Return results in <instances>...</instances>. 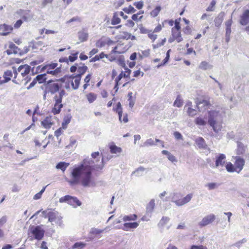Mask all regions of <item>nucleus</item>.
<instances>
[{
  "mask_svg": "<svg viewBox=\"0 0 249 249\" xmlns=\"http://www.w3.org/2000/svg\"><path fill=\"white\" fill-rule=\"evenodd\" d=\"M63 130L61 128H59L57 129L54 132V135L57 138L59 137V136L62 133Z\"/></svg>",
  "mask_w": 249,
  "mask_h": 249,
  "instance_id": "obj_64",
  "label": "nucleus"
},
{
  "mask_svg": "<svg viewBox=\"0 0 249 249\" xmlns=\"http://www.w3.org/2000/svg\"><path fill=\"white\" fill-rule=\"evenodd\" d=\"M155 141L151 138L147 139L142 145V146H149L155 145Z\"/></svg>",
  "mask_w": 249,
  "mask_h": 249,
  "instance_id": "obj_44",
  "label": "nucleus"
},
{
  "mask_svg": "<svg viewBox=\"0 0 249 249\" xmlns=\"http://www.w3.org/2000/svg\"><path fill=\"white\" fill-rule=\"evenodd\" d=\"M145 170V168L143 167H140L136 169L134 172H132L131 176L135 174L137 177H140L142 176V173Z\"/></svg>",
  "mask_w": 249,
  "mask_h": 249,
  "instance_id": "obj_31",
  "label": "nucleus"
},
{
  "mask_svg": "<svg viewBox=\"0 0 249 249\" xmlns=\"http://www.w3.org/2000/svg\"><path fill=\"white\" fill-rule=\"evenodd\" d=\"M216 4L215 0H213L210 3L209 6L207 7L206 10L207 11H213V7Z\"/></svg>",
  "mask_w": 249,
  "mask_h": 249,
  "instance_id": "obj_53",
  "label": "nucleus"
},
{
  "mask_svg": "<svg viewBox=\"0 0 249 249\" xmlns=\"http://www.w3.org/2000/svg\"><path fill=\"white\" fill-rule=\"evenodd\" d=\"M65 93H66V92L64 89L61 90L60 91V92H59V95H57V99L60 100L62 101V98H63L64 95H65Z\"/></svg>",
  "mask_w": 249,
  "mask_h": 249,
  "instance_id": "obj_56",
  "label": "nucleus"
},
{
  "mask_svg": "<svg viewBox=\"0 0 249 249\" xmlns=\"http://www.w3.org/2000/svg\"><path fill=\"white\" fill-rule=\"evenodd\" d=\"M183 105V100L179 95H178L176 100L174 103V106L178 107H181Z\"/></svg>",
  "mask_w": 249,
  "mask_h": 249,
  "instance_id": "obj_36",
  "label": "nucleus"
},
{
  "mask_svg": "<svg viewBox=\"0 0 249 249\" xmlns=\"http://www.w3.org/2000/svg\"><path fill=\"white\" fill-rule=\"evenodd\" d=\"M104 231V230H100L93 228L91 229L90 233L93 234L97 235L103 232Z\"/></svg>",
  "mask_w": 249,
  "mask_h": 249,
  "instance_id": "obj_50",
  "label": "nucleus"
},
{
  "mask_svg": "<svg viewBox=\"0 0 249 249\" xmlns=\"http://www.w3.org/2000/svg\"><path fill=\"white\" fill-rule=\"evenodd\" d=\"M170 218L167 216H163L160 222V224L162 226L166 224L169 221Z\"/></svg>",
  "mask_w": 249,
  "mask_h": 249,
  "instance_id": "obj_52",
  "label": "nucleus"
},
{
  "mask_svg": "<svg viewBox=\"0 0 249 249\" xmlns=\"http://www.w3.org/2000/svg\"><path fill=\"white\" fill-rule=\"evenodd\" d=\"M196 143L199 148L205 149L207 147L204 139L202 137H198L195 141Z\"/></svg>",
  "mask_w": 249,
  "mask_h": 249,
  "instance_id": "obj_20",
  "label": "nucleus"
},
{
  "mask_svg": "<svg viewBox=\"0 0 249 249\" xmlns=\"http://www.w3.org/2000/svg\"><path fill=\"white\" fill-rule=\"evenodd\" d=\"M226 156L224 154H219L215 157V164L214 167L224 166L226 162Z\"/></svg>",
  "mask_w": 249,
  "mask_h": 249,
  "instance_id": "obj_11",
  "label": "nucleus"
},
{
  "mask_svg": "<svg viewBox=\"0 0 249 249\" xmlns=\"http://www.w3.org/2000/svg\"><path fill=\"white\" fill-rule=\"evenodd\" d=\"M120 22L121 19L117 16L116 13H114L111 19V24L115 25L120 23Z\"/></svg>",
  "mask_w": 249,
  "mask_h": 249,
  "instance_id": "obj_38",
  "label": "nucleus"
},
{
  "mask_svg": "<svg viewBox=\"0 0 249 249\" xmlns=\"http://www.w3.org/2000/svg\"><path fill=\"white\" fill-rule=\"evenodd\" d=\"M105 156H102V161L100 164H94V161L91 159H85L83 163L75 167L71 171V179L67 180L71 185L81 183L84 187L90 186L92 183V172L93 170H99L104 167Z\"/></svg>",
  "mask_w": 249,
  "mask_h": 249,
  "instance_id": "obj_1",
  "label": "nucleus"
},
{
  "mask_svg": "<svg viewBox=\"0 0 249 249\" xmlns=\"http://www.w3.org/2000/svg\"><path fill=\"white\" fill-rule=\"evenodd\" d=\"M216 186V183H209L207 185V186L208 187L209 190H210L214 189Z\"/></svg>",
  "mask_w": 249,
  "mask_h": 249,
  "instance_id": "obj_63",
  "label": "nucleus"
},
{
  "mask_svg": "<svg viewBox=\"0 0 249 249\" xmlns=\"http://www.w3.org/2000/svg\"><path fill=\"white\" fill-rule=\"evenodd\" d=\"M226 169L229 172H236V168L234 165L230 162L227 163L226 165Z\"/></svg>",
  "mask_w": 249,
  "mask_h": 249,
  "instance_id": "obj_37",
  "label": "nucleus"
},
{
  "mask_svg": "<svg viewBox=\"0 0 249 249\" xmlns=\"http://www.w3.org/2000/svg\"><path fill=\"white\" fill-rule=\"evenodd\" d=\"M199 68L201 69H202V70H206L209 68H211V67H210V65H209V64L206 62V61H202L199 66Z\"/></svg>",
  "mask_w": 249,
  "mask_h": 249,
  "instance_id": "obj_47",
  "label": "nucleus"
},
{
  "mask_svg": "<svg viewBox=\"0 0 249 249\" xmlns=\"http://www.w3.org/2000/svg\"><path fill=\"white\" fill-rule=\"evenodd\" d=\"M240 22L242 25H246L249 22V10L244 11L241 17Z\"/></svg>",
  "mask_w": 249,
  "mask_h": 249,
  "instance_id": "obj_14",
  "label": "nucleus"
},
{
  "mask_svg": "<svg viewBox=\"0 0 249 249\" xmlns=\"http://www.w3.org/2000/svg\"><path fill=\"white\" fill-rule=\"evenodd\" d=\"M87 97L89 102L92 103L96 100L97 96L95 94L90 92L87 95Z\"/></svg>",
  "mask_w": 249,
  "mask_h": 249,
  "instance_id": "obj_39",
  "label": "nucleus"
},
{
  "mask_svg": "<svg viewBox=\"0 0 249 249\" xmlns=\"http://www.w3.org/2000/svg\"><path fill=\"white\" fill-rule=\"evenodd\" d=\"M234 159L235 160L234 162V166L236 169V172L239 173L245 165V160L239 156H235L234 157Z\"/></svg>",
  "mask_w": 249,
  "mask_h": 249,
  "instance_id": "obj_9",
  "label": "nucleus"
},
{
  "mask_svg": "<svg viewBox=\"0 0 249 249\" xmlns=\"http://www.w3.org/2000/svg\"><path fill=\"white\" fill-rule=\"evenodd\" d=\"M106 45V40L100 39L96 43L97 47L102 48Z\"/></svg>",
  "mask_w": 249,
  "mask_h": 249,
  "instance_id": "obj_49",
  "label": "nucleus"
},
{
  "mask_svg": "<svg viewBox=\"0 0 249 249\" xmlns=\"http://www.w3.org/2000/svg\"><path fill=\"white\" fill-rule=\"evenodd\" d=\"M61 71V65L59 66V67L56 68L55 70H50L47 69L46 73L50 74L54 76H56L57 74H58L59 73H60Z\"/></svg>",
  "mask_w": 249,
  "mask_h": 249,
  "instance_id": "obj_26",
  "label": "nucleus"
},
{
  "mask_svg": "<svg viewBox=\"0 0 249 249\" xmlns=\"http://www.w3.org/2000/svg\"><path fill=\"white\" fill-rule=\"evenodd\" d=\"M53 99L55 101V103L54 104L53 107L52 108V112L53 113L54 115H56L59 114L60 112L63 105L62 104V101L57 99V95H55L54 96Z\"/></svg>",
  "mask_w": 249,
  "mask_h": 249,
  "instance_id": "obj_10",
  "label": "nucleus"
},
{
  "mask_svg": "<svg viewBox=\"0 0 249 249\" xmlns=\"http://www.w3.org/2000/svg\"><path fill=\"white\" fill-rule=\"evenodd\" d=\"M247 240L245 238L242 239L241 240L235 243L234 245L238 248H240L241 245L246 242Z\"/></svg>",
  "mask_w": 249,
  "mask_h": 249,
  "instance_id": "obj_60",
  "label": "nucleus"
},
{
  "mask_svg": "<svg viewBox=\"0 0 249 249\" xmlns=\"http://www.w3.org/2000/svg\"><path fill=\"white\" fill-rule=\"evenodd\" d=\"M215 219V216L213 214H210L205 216L202 220L198 223L200 227H205L212 223Z\"/></svg>",
  "mask_w": 249,
  "mask_h": 249,
  "instance_id": "obj_7",
  "label": "nucleus"
},
{
  "mask_svg": "<svg viewBox=\"0 0 249 249\" xmlns=\"http://www.w3.org/2000/svg\"><path fill=\"white\" fill-rule=\"evenodd\" d=\"M171 51V50H168L167 52H166V57L163 60V63H160L157 66V68H160V67L163 66L165 65L169 61V58H170V52Z\"/></svg>",
  "mask_w": 249,
  "mask_h": 249,
  "instance_id": "obj_30",
  "label": "nucleus"
},
{
  "mask_svg": "<svg viewBox=\"0 0 249 249\" xmlns=\"http://www.w3.org/2000/svg\"><path fill=\"white\" fill-rule=\"evenodd\" d=\"M237 149L236 150V154L241 155L246 154L247 149V146L244 145L240 142H237Z\"/></svg>",
  "mask_w": 249,
  "mask_h": 249,
  "instance_id": "obj_13",
  "label": "nucleus"
},
{
  "mask_svg": "<svg viewBox=\"0 0 249 249\" xmlns=\"http://www.w3.org/2000/svg\"><path fill=\"white\" fill-rule=\"evenodd\" d=\"M187 113L190 116L193 117L196 114V110L191 107H189L187 110Z\"/></svg>",
  "mask_w": 249,
  "mask_h": 249,
  "instance_id": "obj_54",
  "label": "nucleus"
},
{
  "mask_svg": "<svg viewBox=\"0 0 249 249\" xmlns=\"http://www.w3.org/2000/svg\"><path fill=\"white\" fill-rule=\"evenodd\" d=\"M123 11L127 14L134 13L136 10L131 5H129L128 7L124 8Z\"/></svg>",
  "mask_w": 249,
  "mask_h": 249,
  "instance_id": "obj_45",
  "label": "nucleus"
},
{
  "mask_svg": "<svg viewBox=\"0 0 249 249\" xmlns=\"http://www.w3.org/2000/svg\"><path fill=\"white\" fill-rule=\"evenodd\" d=\"M155 207V200L151 199L146 206V213H152Z\"/></svg>",
  "mask_w": 249,
  "mask_h": 249,
  "instance_id": "obj_27",
  "label": "nucleus"
},
{
  "mask_svg": "<svg viewBox=\"0 0 249 249\" xmlns=\"http://www.w3.org/2000/svg\"><path fill=\"white\" fill-rule=\"evenodd\" d=\"M137 218V215L135 214H130L128 215H124L123 220L124 221H134L136 220Z\"/></svg>",
  "mask_w": 249,
  "mask_h": 249,
  "instance_id": "obj_32",
  "label": "nucleus"
},
{
  "mask_svg": "<svg viewBox=\"0 0 249 249\" xmlns=\"http://www.w3.org/2000/svg\"><path fill=\"white\" fill-rule=\"evenodd\" d=\"M110 152L111 153H120L122 151V149L120 147H118L115 145H111L110 147Z\"/></svg>",
  "mask_w": 249,
  "mask_h": 249,
  "instance_id": "obj_43",
  "label": "nucleus"
},
{
  "mask_svg": "<svg viewBox=\"0 0 249 249\" xmlns=\"http://www.w3.org/2000/svg\"><path fill=\"white\" fill-rule=\"evenodd\" d=\"M160 10L161 7L160 6H158L151 12L150 15L155 18L158 15Z\"/></svg>",
  "mask_w": 249,
  "mask_h": 249,
  "instance_id": "obj_41",
  "label": "nucleus"
},
{
  "mask_svg": "<svg viewBox=\"0 0 249 249\" xmlns=\"http://www.w3.org/2000/svg\"><path fill=\"white\" fill-rule=\"evenodd\" d=\"M113 110L116 111V112L118 113V116H119V121L122 122V108L121 106V104L120 102H118L117 105L115 108H113Z\"/></svg>",
  "mask_w": 249,
  "mask_h": 249,
  "instance_id": "obj_23",
  "label": "nucleus"
},
{
  "mask_svg": "<svg viewBox=\"0 0 249 249\" xmlns=\"http://www.w3.org/2000/svg\"><path fill=\"white\" fill-rule=\"evenodd\" d=\"M78 54V52H76L75 53L72 54V55H70L69 58H68V60H69L71 62H73L77 59V55Z\"/></svg>",
  "mask_w": 249,
  "mask_h": 249,
  "instance_id": "obj_51",
  "label": "nucleus"
},
{
  "mask_svg": "<svg viewBox=\"0 0 249 249\" xmlns=\"http://www.w3.org/2000/svg\"><path fill=\"white\" fill-rule=\"evenodd\" d=\"M193 196V195L192 194H189L183 198L178 200H175L174 197H173L172 201L175 203L177 206H181L190 202Z\"/></svg>",
  "mask_w": 249,
  "mask_h": 249,
  "instance_id": "obj_8",
  "label": "nucleus"
},
{
  "mask_svg": "<svg viewBox=\"0 0 249 249\" xmlns=\"http://www.w3.org/2000/svg\"><path fill=\"white\" fill-rule=\"evenodd\" d=\"M46 76V73L39 74L36 77V81L38 82L39 84H41L44 82L45 83V81L47 79Z\"/></svg>",
  "mask_w": 249,
  "mask_h": 249,
  "instance_id": "obj_28",
  "label": "nucleus"
},
{
  "mask_svg": "<svg viewBox=\"0 0 249 249\" xmlns=\"http://www.w3.org/2000/svg\"><path fill=\"white\" fill-rule=\"evenodd\" d=\"M33 16V15L30 14V11H27L23 16L22 18L25 21H28L31 19Z\"/></svg>",
  "mask_w": 249,
  "mask_h": 249,
  "instance_id": "obj_42",
  "label": "nucleus"
},
{
  "mask_svg": "<svg viewBox=\"0 0 249 249\" xmlns=\"http://www.w3.org/2000/svg\"><path fill=\"white\" fill-rule=\"evenodd\" d=\"M13 75V72L10 70H7L4 72L3 77L5 79V82H8L11 80V77Z\"/></svg>",
  "mask_w": 249,
  "mask_h": 249,
  "instance_id": "obj_33",
  "label": "nucleus"
},
{
  "mask_svg": "<svg viewBox=\"0 0 249 249\" xmlns=\"http://www.w3.org/2000/svg\"><path fill=\"white\" fill-rule=\"evenodd\" d=\"M85 245L86 244L83 243L76 242L72 246V249H82L85 246Z\"/></svg>",
  "mask_w": 249,
  "mask_h": 249,
  "instance_id": "obj_48",
  "label": "nucleus"
},
{
  "mask_svg": "<svg viewBox=\"0 0 249 249\" xmlns=\"http://www.w3.org/2000/svg\"><path fill=\"white\" fill-rule=\"evenodd\" d=\"M70 165L69 162H66L64 161L59 162L55 166L56 169L60 170L63 173H64L66 169Z\"/></svg>",
  "mask_w": 249,
  "mask_h": 249,
  "instance_id": "obj_18",
  "label": "nucleus"
},
{
  "mask_svg": "<svg viewBox=\"0 0 249 249\" xmlns=\"http://www.w3.org/2000/svg\"><path fill=\"white\" fill-rule=\"evenodd\" d=\"M138 226L139 223L137 222H126L124 224L122 229L124 231H128L132 229H136Z\"/></svg>",
  "mask_w": 249,
  "mask_h": 249,
  "instance_id": "obj_16",
  "label": "nucleus"
},
{
  "mask_svg": "<svg viewBox=\"0 0 249 249\" xmlns=\"http://www.w3.org/2000/svg\"><path fill=\"white\" fill-rule=\"evenodd\" d=\"M80 65H81L82 66H80L79 67H78L77 70L78 73L77 74H76L75 77H81L88 70V67L85 66L83 63H80Z\"/></svg>",
  "mask_w": 249,
  "mask_h": 249,
  "instance_id": "obj_17",
  "label": "nucleus"
},
{
  "mask_svg": "<svg viewBox=\"0 0 249 249\" xmlns=\"http://www.w3.org/2000/svg\"><path fill=\"white\" fill-rule=\"evenodd\" d=\"M13 27L6 24L0 25V36H5L8 35L13 30Z\"/></svg>",
  "mask_w": 249,
  "mask_h": 249,
  "instance_id": "obj_12",
  "label": "nucleus"
},
{
  "mask_svg": "<svg viewBox=\"0 0 249 249\" xmlns=\"http://www.w3.org/2000/svg\"><path fill=\"white\" fill-rule=\"evenodd\" d=\"M81 79L80 77H76L74 80L75 84L72 81L71 82V85L73 89H77L79 88Z\"/></svg>",
  "mask_w": 249,
  "mask_h": 249,
  "instance_id": "obj_29",
  "label": "nucleus"
},
{
  "mask_svg": "<svg viewBox=\"0 0 249 249\" xmlns=\"http://www.w3.org/2000/svg\"><path fill=\"white\" fill-rule=\"evenodd\" d=\"M125 71H122L121 73L119 74V75L116 78V79L117 80V81H120L121 79L124 77H129V75L131 72V70L128 69V68H126L125 69H124Z\"/></svg>",
  "mask_w": 249,
  "mask_h": 249,
  "instance_id": "obj_19",
  "label": "nucleus"
},
{
  "mask_svg": "<svg viewBox=\"0 0 249 249\" xmlns=\"http://www.w3.org/2000/svg\"><path fill=\"white\" fill-rule=\"evenodd\" d=\"M60 88V85L56 83H54L52 80H49L45 82L43 86L41 87V89H45L47 92L52 94H53L59 91Z\"/></svg>",
  "mask_w": 249,
  "mask_h": 249,
  "instance_id": "obj_4",
  "label": "nucleus"
},
{
  "mask_svg": "<svg viewBox=\"0 0 249 249\" xmlns=\"http://www.w3.org/2000/svg\"><path fill=\"white\" fill-rule=\"evenodd\" d=\"M174 137L177 140H182L183 137L180 133L178 131H176L174 133Z\"/></svg>",
  "mask_w": 249,
  "mask_h": 249,
  "instance_id": "obj_59",
  "label": "nucleus"
},
{
  "mask_svg": "<svg viewBox=\"0 0 249 249\" xmlns=\"http://www.w3.org/2000/svg\"><path fill=\"white\" fill-rule=\"evenodd\" d=\"M42 125L45 128H50L53 124L51 117H46L44 120L41 122Z\"/></svg>",
  "mask_w": 249,
  "mask_h": 249,
  "instance_id": "obj_21",
  "label": "nucleus"
},
{
  "mask_svg": "<svg viewBox=\"0 0 249 249\" xmlns=\"http://www.w3.org/2000/svg\"><path fill=\"white\" fill-rule=\"evenodd\" d=\"M48 221L50 222H54L57 225L61 226L63 221L62 217L58 215V213L53 212L48 213Z\"/></svg>",
  "mask_w": 249,
  "mask_h": 249,
  "instance_id": "obj_6",
  "label": "nucleus"
},
{
  "mask_svg": "<svg viewBox=\"0 0 249 249\" xmlns=\"http://www.w3.org/2000/svg\"><path fill=\"white\" fill-rule=\"evenodd\" d=\"M79 39L81 42H84L87 40L88 37V34L84 31H80L78 33Z\"/></svg>",
  "mask_w": 249,
  "mask_h": 249,
  "instance_id": "obj_25",
  "label": "nucleus"
},
{
  "mask_svg": "<svg viewBox=\"0 0 249 249\" xmlns=\"http://www.w3.org/2000/svg\"><path fill=\"white\" fill-rule=\"evenodd\" d=\"M28 231L33 235V237L31 238V240L34 238L38 241L42 239L45 232V230L42 228V225L30 226ZM28 234H29V232H28Z\"/></svg>",
  "mask_w": 249,
  "mask_h": 249,
  "instance_id": "obj_3",
  "label": "nucleus"
},
{
  "mask_svg": "<svg viewBox=\"0 0 249 249\" xmlns=\"http://www.w3.org/2000/svg\"><path fill=\"white\" fill-rule=\"evenodd\" d=\"M119 35V39H130L131 37V34L127 32H120Z\"/></svg>",
  "mask_w": 249,
  "mask_h": 249,
  "instance_id": "obj_34",
  "label": "nucleus"
},
{
  "mask_svg": "<svg viewBox=\"0 0 249 249\" xmlns=\"http://www.w3.org/2000/svg\"><path fill=\"white\" fill-rule=\"evenodd\" d=\"M225 14L224 12H220L217 17L214 19V24L215 26L219 27L224 19Z\"/></svg>",
  "mask_w": 249,
  "mask_h": 249,
  "instance_id": "obj_22",
  "label": "nucleus"
},
{
  "mask_svg": "<svg viewBox=\"0 0 249 249\" xmlns=\"http://www.w3.org/2000/svg\"><path fill=\"white\" fill-rule=\"evenodd\" d=\"M9 48L13 50V53L17 54L18 53V51L20 50V49L18 48L15 44L12 42H11L9 44Z\"/></svg>",
  "mask_w": 249,
  "mask_h": 249,
  "instance_id": "obj_46",
  "label": "nucleus"
},
{
  "mask_svg": "<svg viewBox=\"0 0 249 249\" xmlns=\"http://www.w3.org/2000/svg\"><path fill=\"white\" fill-rule=\"evenodd\" d=\"M134 5L138 9H141L143 5L142 1L135 2L134 3Z\"/></svg>",
  "mask_w": 249,
  "mask_h": 249,
  "instance_id": "obj_58",
  "label": "nucleus"
},
{
  "mask_svg": "<svg viewBox=\"0 0 249 249\" xmlns=\"http://www.w3.org/2000/svg\"><path fill=\"white\" fill-rule=\"evenodd\" d=\"M71 118V115L70 114H68L64 117L62 123V126L64 129L67 128V126L70 123Z\"/></svg>",
  "mask_w": 249,
  "mask_h": 249,
  "instance_id": "obj_24",
  "label": "nucleus"
},
{
  "mask_svg": "<svg viewBox=\"0 0 249 249\" xmlns=\"http://www.w3.org/2000/svg\"><path fill=\"white\" fill-rule=\"evenodd\" d=\"M147 34L148 37L152 40L153 41H155L157 38V36L153 34V32L152 33L151 30H150Z\"/></svg>",
  "mask_w": 249,
  "mask_h": 249,
  "instance_id": "obj_55",
  "label": "nucleus"
},
{
  "mask_svg": "<svg viewBox=\"0 0 249 249\" xmlns=\"http://www.w3.org/2000/svg\"><path fill=\"white\" fill-rule=\"evenodd\" d=\"M59 202L61 203L66 202L68 204L73 206L74 207L80 206L82 204L81 202L77 197L72 196L70 195H66L63 197H61L59 199Z\"/></svg>",
  "mask_w": 249,
  "mask_h": 249,
  "instance_id": "obj_5",
  "label": "nucleus"
},
{
  "mask_svg": "<svg viewBox=\"0 0 249 249\" xmlns=\"http://www.w3.org/2000/svg\"><path fill=\"white\" fill-rule=\"evenodd\" d=\"M210 105V104L209 102L205 100H203L202 101H199L197 103V108L199 111H201L207 109Z\"/></svg>",
  "mask_w": 249,
  "mask_h": 249,
  "instance_id": "obj_15",
  "label": "nucleus"
},
{
  "mask_svg": "<svg viewBox=\"0 0 249 249\" xmlns=\"http://www.w3.org/2000/svg\"><path fill=\"white\" fill-rule=\"evenodd\" d=\"M208 123L212 127L213 131L216 133L214 137L217 139H220L221 136H219L218 133L222 127V116L221 114L215 110L210 111L209 112Z\"/></svg>",
  "mask_w": 249,
  "mask_h": 249,
  "instance_id": "obj_2",
  "label": "nucleus"
},
{
  "mask_svg": "<svg viewBox=\"0 0 249 249\" xmlns=\"http://www.w3.org/2000/svg\"><path fill=\"white\" fill-rule=\"evenodd\" d=\"M172 36L173 38H174V39L176 40L178 42H180L183 40L180 33H175L173 31V29H172Z\"/></svg>",
  "mask_w": 249,
  "mask_h": 249,
  "instance_id": "obj_35",
  "label": "nucleus"
},
{
  "mask_svg": "<svg viewBox=\"0 0 249 249\" xmlns=\"http://www.w3.org/2000/svg\"><path fill=\"white\" fill-rule=\"evenodd\" d=\"M139 29L141 34H148L150 31L149 30L143 27L142 25H140Z\"/></svg>",
  "mask_w": 249,
  "mask_h": 249,
  "instance_id": "obj_57",
  "label": "nucleus"
},
{
  "mask_svg": "<svg viewBox=\"0 0 249 249\" xmlns=\"http://www.w3.org/2000/svg\"><path fill=\"white\" fill-rule=\"evenodd\" d=\"M7 221V217L6 216H2L0 219V227H2Z\"/></svg>",
  "mask_w": 249,
  "mask_h": 249,
  "instance_id": "obj_62",
  "label": "nucleus"
},
{
  "mask_svg": "<svg viewBox=\"0 0 249 249\" xmlns=\"http://www.w3.org/2000/svg\"><path fill=\"white\" fill-rule=\"evenodd\" d=\"M195 123L198 125L204 126L206 124V121L202 117H198L195 119Z\"/></svg>",
  "mask_w": 249,
  "mask_h": 249,
  "instance_id": "obj_40",
  "label": "nucleus"
},
{
  "mask_svg": "<svg viewBox=\"0 0 249 249\" xmlns=\"http://www.w3.org/2000/svg\"><path fill=\"white\" fill-rule=\"evenodd\" d=\"M58 64L56 63H52L49 64H48V69L50 70H55L57 67Z\"/></svg>",
  "mask_w": 249,
  "mask_h": 249,
  "instance_id": "obj_61",
  "label": "nucleus"
}]
</instances>
